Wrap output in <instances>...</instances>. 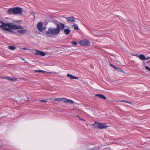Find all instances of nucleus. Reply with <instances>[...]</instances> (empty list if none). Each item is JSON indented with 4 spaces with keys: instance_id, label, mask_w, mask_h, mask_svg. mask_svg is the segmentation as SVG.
<instances>
[{
    "instance_id": "1",
    "label": "nucleus",
    "mask_w": 150,
    "mask_h": 150,
    "mask_svg": "<svg viewBox=\"0 0 150 150\" xmlns=\"http://www.w3.org/2000/svg\"><path fill=\"white\" fill-rule=\"evenodd\" d=\"M57 27L56 28H54L50 27L48 29V30L45 33V34L51 37L52 35H57L59 33L60 30V25L59 24L57 25Z\"/></svg>"
},
{
    "instance_id": "2",
    "label": "nucleus",
    "mask_w": 150,
    "mask_h": 150,
    "mask_svg": "<svg viewBox=\"0 0 150 150\" xmlns=\"http://www.w3.org/2000/svg\"><path fill=\"white\" fill-rule=\"evenodd\" d=\"M7 12L11 14L21 15L22 13V9L20 7H16L9 8Z\"/></svg>"
},
{
    "instance_id": "3",
    "label": "nucleus",
    "mask_w": 150,
    "mask_h": 150,
    "mask_svg": "<svg viewBox=\"0 0 150 150\" xmlns=\"http://www.w3.org/2000/svg\"><path fill=\"white\" fill-rule=\"evenodd\" d=\"M6 24H5L6 26L12 28L14 30L23 29V26L21 25H15L12 23H7Z\"/></svg>"
},
{
    "instance_id": "4",
    "label": "nucleus",
    "mask_w": 150,
    "mask_h": 150,
    "mask_svg": "<svg viewBox=\"0 0 150 150\" xmlns=\"http://www.w3.org/2000/svg\"><path fill=\"white\" fill-rule=\"evenodd\" d=\"M4 24H6L5 23H3V25L1 26V28L3 30L5 31L10 32L13 34H16L17 33L12 30L13 28L10 27H8V26H6Z\"/></svg>"
},
{
    "instance_id": "5",
    "label": "nucleus",
    "mask_w": 150,
    "mask_h": 150,
    "mask_svg": "<svg viewBox=\"0 0 150 150\" xmlns=\"http://www.w3.org/2000/svg\"><path fill=\"white\" fill-rule=\"evenodd\" d=\"M33 53L35 55H40L42 56H45L46 54L44 52L40 51L37 50H33Z\"/></svg>"
},
{
    "instance_id": "6",
    "label": "nucleus",
    "mask_w": 150,
    "mask_h": 150,
    "mask_svg": "<svg viewBox=\"0 0 150 150\" xmlns=\"http://www.w3.org/2000/svg\"><path fill=\"white\" fill-rule=\"evenodd\" d=\"M79 44L83 46H87L90 45V42L89 41L85 40H81L79 42Z\"/></svg>"
},
{
    "instance_id": "7",
    "label": "nucleus",
    "mask_w": 150,
    "mask_h": 150,
    "mask_svg": "<svg viewBox=\"0 0 150 150\" xmlns=\"http://www.w3.org/2000/svg\"><path fill=\"white\" fill-rule=\"evenodd\" d=\"M43 24L42 22H39L38 23L37 27L38 30L40 32L42 31V27Z\"/></svg>"
},
{
    "instance_id": "8",
    "label": "nucleus",
    "mask_w": 150,
    "mask_h": 150,
    "mask_svg": "<svg viewBox=\"0 0 150 150\" xmlns=\"http://www.w3.org/2000/svg\"><path fill=\"white\" fill-rule=\"evenodd\" d=\"M66 19L70 22H74L75 21V18L72 16L65 18Z\"/></svg>"
},
{
    "instance_id": "9",
    "label": "nucleus",
    "mask_w": 150,
    "mask_h": 150,
    "mask_svg": "<svg viewBox=\"0 0 150 150\" xmlns=\"http://www.w3.org/2000/svg\"><path fill=\"white\" fill-rule=\"evenodd\" d=\"M63 99V102L64 103H68L71 104H72L74 103V102L71 100L67 99L65 98H64Z\"/></svg>"
},
{
    "instance_id": "10",
    "label": "nucleus",
    "mask_w": 150,
    "mask_h": 150,
    "mask_svg": "<svg viewBox=\"0 0 150 150\" xmlns=\"http://www.w3.org/2000/svg\"><path fill=\"white\" fill-rule=\"evenodd\" d=\"M2 78L3 79H7L8 80H9L10 81H16L17 79V78H16V77L11 78H9V77H6V76L2 77Z\"/></svg>"
},
{
    "instance_id": "11",
    "label": "nucleus",
    "mask_w": 150,
    "mask_h": 150,
    "mask_svg": "<svg viewBox=\"0 0 150 150\" xmlns=\"http://www.w3.org/2000/svg\"><path fill=\"white\" fill-rule=\"evenodd\" d=\"M95 96L96 97H98L101 99L103 100H106L107 99L106 97L103 95L100 94H98L95 95Z\"/></svg>"
},
{
    "instance_id": "12",
    "label": "nucleus",
    "mask_w": 150,
    "mask_h": 150,
    "mask_svg": "<svg viewBox=\"0 0 150 150\" xmlns=\"http://www.w3.org/2000/svg\"><path fill=\"white\" fill-rule=\"evenodd\" d=\"M98 124V128L100 129H103L105 128L108 127L106 125V124H104L103 123H100Z\"/></svg>"
},
{
    "instance_id": "13",
    "label": "nucleus",
    "mask_w": 150,
    "mask_h": 150,
    "mask_svg": "<svg viewBox=\"0 0 150 150\" xmlns=\"http://www.w3.org/2000/svg\"><path fill=\"white\" fill-rule=\"evenodd\" d=\"M20 30H18L17 32L18 33L22 34H24L25 33L27 32V30L25 29H20Z\"/></svg>"
},
{
    "instance_id": "14",
    "label": "nucleus",
    "mask_w": 150,
    "mask_h": 150,
    "mask_svg": "<svg viewBox=\"0 0 150 150\" xmlns=\"http://www.w3.org/2000/svg\"><path fill=\"white\" fill-rule=\"evenodd\" d=\"M67 76L70 78L71 79H78V78L77 77L74 76L73 75L69 74H67Z\"/></svg>"
},
{
    "instance_id": "15",
    "label": "nucleus",
    "mask_w": 150,
    "mask_h": 150,
    "mask_svg": "<svg viewBox=\"0 0 150 150\" xmlns=\"http://www.w3.org/2000/svg\"><path fill=\"white\" fill-rule=\"evenodd\" d=\"M138 57L141 60H145V56L143 54H140L139 55Z\"/></svg>"
},
{
    "instance_id": "16",
    "label": "nucleus",
    "mask_w": 150,
    "mask_h": 150,
    "mask_svg": "<svg viewBox=\"0 0 150 150\" xmlns=\"http://www.w3.org/2000/svg\"><path fill=\"white\" fill-rule=\"evenodd\" d=\"M71 32V30L69 29H65L64 30V32L66 35L69 34Z\"/></svg>"
},
{
    "instance_id": "17",
    "label": "nucleus",
    "mask_w": 150,
    "mask_h": 150,
    "mask_svg": "<svg viewBox=\"0 0 150 150\" xmlns=\"http://www.w3.org/2000/svg\"><path fill=\"white\" fill-rule=\"evenodd\" d=\"M60 23V30H63L65 28L64 25L62 23Z\"/></svg>"
},
{
    "instance_id": "18",
    "label": "nucleus",
    "mask_w": 150,
    "mask_h": 150,
    "mask_svg": "<svg viewBox=\"0 0 150 150\" xmlns=\"http://www.w3.org/2000/svg\"><path fill=\"white\" fill-rule=\"evenodd\" d=\"M64 98H56L54 100L55 101H62L63 102V99Z\"/></svg>"
},
{
    "instance_id": "19",
    "label": "nucleus",
    "mask_w": 150,
    "mask_h": 150,
    "mask_svg": "<svg viewBox=\"0 0 150 150\" xmlns=\"http://www.w3.org/2000/svg\"><path fill=\"white\" fill-rule=\"evenodd\" d=\"M34 71L35 72H43V73H45L46 72V71H43L42 70H34Z\"/></svg>"
},
{
    "instance_id": "20",
    "label": "nucleus",
    "mask_w": 150,
    "mask_h": 150,
    "mask_svg": "<svg viewBox=\"0 0 150 150\" xmlns=\"http://www.w3.org/2000/svg\"><path fill=\"white\" fill-rule=\"evenodd\" d=\"M100 123H99V122H95V123L94 124H93L92 125L93 126H95V127H98V124H100Z\"/></svg>"
},
{
    "instance_id": "21",
    "label": "nucleus",
    "mask_w": 150,
    "mask_h": 150,
    "mask_svg": "<svg viewBox=\"0 0 150 150\" xmlns=\"http://www.w3.org/2000/svg\"><path fill=\"white\" fill-rule=\"evenodd\" d=\"M8 49L11 50H14L16 49V47L12 46H9Z\"/></svg>"
},
{
    "instance_id": "22",
    "label": "nucleus",
    "mask_w": 150,
    "mask_h": 150,
    "mask_svg": "<svg viewBox=\"0 0 150 150\" xmlns=\"http://www.w3.org/2000/svg\"><path fill=\"white\" fill-rule=\"evenodd\" d=\"M74 29L76 30H78L79 29V28L77 25L76 24H74Z\"/></svg>"
},
{
    "instance_id": "23",
    "label": "nucleus",
    "mask_w": 150,
    "mask_h": 150,
    "mask_svg": "<svg viewBox=\"0 0 150 150\" xmlns=\"http://www.w3.org/2000/svg\"><path fill=\"white\" fill-rule=\"evenodd\" d=\"M118 71H122V70L119 68L117 67H116L114 69Z\"/></svg>"
},
{
    "instance_id": "24",
    "label": "nucleus",
    "mask_w": 150,
    "mask_h": 150,
    "mask_svg": "<svg viewBox=\"0 0 150 150\" xmlns=\"http://www.w3.org/2000/svg\"><path fill=\"white\" fill-rule=\"evenodd\" d=\"M145 67L146 69L150 71V68L147 66H145Z\"/></svg>"
},
{
    "instance_id": "25",
    "label": "nucleus",
    "mask_w": 150,
    "mask_h": 150,
    "mask_svg": "<svg viewBox=\"0 0 150 150\" xmlns=\"http://www.w3.org/2000/svg\"><path fill=\"white\" fill-rule=\"evenodd\" d=\"M72 44V45H76L77 44V42L75 41L73 42Z\"/></svg>"
},
{
    "instance_id": "26",
    "label": "nucleus",
    "mask_w": 150,
    "mask_h": 150,
    "mask_svg": "<svg viewBox=\"0 0 150 150\" xmlns=\"http://www.w3.org/2000/svg\"><path fill=\"white\" fill-rule=\"evenodd\" d=\"M40 101L42 102H47V100H40Z\"/></svg>"
},
{
    "instance_id": "27",
    "label": "nucleus",
    "mask_w": 150,
    "mask_h": 150,
    "mask_svg": "<svg viewBox=\"0 0 150 150\" xmlns=\"http://www.w3.org/2000/svg\"><path fill=\"white\" fill-rule=\"evenodd\" d=\"M3 23H5L3 22L0 21V23H1V25H0V28H1V26L3 25Z\"/></svg>"
},
{
    "instance_id": "28",
    "label": "nucleus",
    "mask_w": 150,
    "mask_h": 150,
    "mask_svg": "<svg viewBox=\"0 0 150 150\" xmlns=\"http://www.w3.org/2000/svg\"><path fill=\"white\" fill-rule=\"evenodd\" d=\"M46 29V27H42V31L43 30H45Z\"/></svg>"
},
{
    "instance_id": "29",
    "label": "nucleus",
    "mask_w": 150,
    "mask_h": 150,
    "mask_svg": "<svg viewBox=\"0 0 150 150\" xmlns=\"http://www.w3.org/2000/svg\"><path fill=\"white\" fill-rule=\"evenodd\" d=\"M150 59V57H145V60H147V59Z\"/></svg>"
},
{
    "instance_id": "30",
    "label": "nucleus",
    "mask_w": 150,
    "mask_h": 150,
    "mask_svg": "<svg viewBox=\"0 0 150 150\" xmlns=\"http://www.w3.org/2000/svg\"><path fill=\"white\" fill-rule=\"evenodd\" d=\"M111 66L114 69H115L116 67L114 65H112V64H110Z\"/></svg>"
},
{
    "instance_id": "31",
    "label": "nucleus",
    "mask_w": 150,
    "mask_h": 150,
    "mask_svg": "<svg viewBox=\"0 0 150 150\" xmlns=\"http://www.w3.org/2000/svg\"><path fill=\"white\" fill-rule=\"evenodd\" d=\"M126 103H129L130 104H132V103L130 102H128V101H127V102H126Z\"/></svg>"
},
{
    "instance_id": "32",
    "label": "nucleus",
    "mask_w": 150,
    "mask_h": 150,
    "mask_svg": "<svg viewBox=\"0 0 150 150\" xmlns=\"http://www.w3.org/2000/svg\"><path fill=\"white\" fill-rule=\"evenodd\" d=\"M134 56H135L137 57H138V56H139V55H138V54H134L133 55Z\"/></svg>"
},
{
    "instance_id": "33",
    "label": "nucleus",
    "mask_w": 150,
    "mask_h": 150,
    "mask_svg": "<svg viewBox=\"0 0 150 150\" xmlns=\"http://www.w3.org/2000/svg\"><path fill=\"white\" fill-rule=\"evenodd\" d=\"M79 119L81 120H82V121H85V120H84V119H81V118H79Z\"/></svg>"
},
{
    "instance_id": "34",
    "label": "nucleus",
    "mask_w": 150,
    "mask_h": 150,
    "mask_svg": "<svg viewBox=\"0 0 150 150\" xmlns=\"http://www.w3.org/2000/svg\"><path fill=\"white\" fill-rule=\"evenodd\" d=\"M22 49L23 50H27V49H26V48H25V47H24V48H22Z\"/></svg>"
},
{
    "instance_id": "35",
    "label": "nucleus",
    "mask_w": 150,
    "mask_h": 150,
    "mask_svg": "<svg viewBox=\"0 0 150 150\" xmlns=\"http://www.w3.org/2000/svg\"><path fill=\"white\" fill-rule=\"evenodd\" d=\"M121 101L124 102H127L126 101L124 100H122Z\"/></svg>"
},
{
    "instance_id": "36",
    "label": "nucleus",
    "mask_w": 150,
    "mask_h": 150,
    "mask_svg": "<svg viewBox=\"0 0 150 150\" xmlns=\"http://www.w3.org/2000/svg\"><path fill=\"white\" fill-rule=\"evenodd\" d=\"M89 150H95V149L94 148L93 149H90Z\"/></svg>"
},
{
    "instance_id": "37",
    "label": "nucleus",
    "mask_w": 150,
    "mask_h": 150,
    "mask_svg": "<svg viewBox=\"0 0 150 150\" xmlns=\"http://www.w3.org/2000/svg\"><path fill=\"white\" fill-rule=\"evenodd\" d=\"M76 116L77 117H78L79 119L80 118L79 116L78 115H76Z\"/></svg>"
},
{
    "instance_id": "38",
    "label": "nucleus",
    "mask_w": 150,
    "mask_h": 150,
    "mask_svg": "<svg viewBox=\"0 0 150 150\" xmlns=\"http://www.w3.org/2000/svg\"><path fill=\"white\" fill-rule=\"evenodd\" d=\"M75 109H72L71 110L72 111V110H75Z\"/></svg>"
},
{
    "instance_id": "39",
    "label": "nucleus",
    "mask_w": 150,
    "mask_h": 150,
    "mask_svg": "<svg viewBox=\"0 0 150 150\" xmlns=\"http://www.w3.org/2000/svg\"><path fill=\"white\" fill-rule=\"evenodd\" d=\"M22 59V60H24V59H23V58Z\"/></svg>"
},
{
    "instance_id": "40",
    "label": "nucleus",
    "mask_w": 150,
    "mask_h": 150,
    "mask_svg": "<svg viewBox=\"0 0 150 150\" xmlns=\"http://www.w3.org/2000/svg\"><path fill=\"white\" fill-rule=\"evenodd\" d=\"M115 143H118V142H115Z\"/></svg>"
}]
</instances>
